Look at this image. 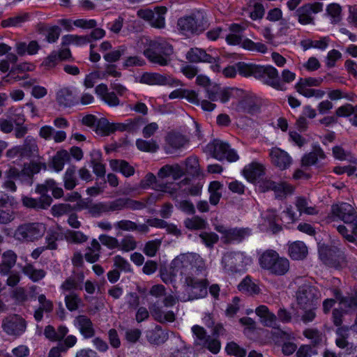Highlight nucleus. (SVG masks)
I'll list each match as a JSON object with an SVG mask.
<instances>
[{
    "label": "nucleus",
    "instance_id": "f03ea898",
    "mask_svg": "<svg viewBox=\"0 0 357 357\" xmlns=\"http://www.w3.org/2000/svg\"><path fill=\"white\" fill-rule=\"evenodd\" d=\"M172 268L182 278L192 276L205 271V264L201 257L195 253L181 254L172 262Z\"/></svg>",
    "mask_w": 357,
    "mask_h": 357
},
{
    "label": "nucleus",
    "instance_id": "ddd939ff",
    "mask_svg": "<svg viewBox=\"0 0 357 357\" xmlns=\"http://www.w3.org/2000/svg\"><path fill=\"white\" fill-rule=\"evenodd\" d=\"M324 4L321 2L307 3L296 10L295 15L298 22L302 25L314 24L312 14H317L323 10Z\"/></svg>",
    "mask_w": 357,
    "mask_h": 357
},
{
    "label": "nucleus",
    "instance_id": "72a5a7b5",
    "mask_svg": "<svg viewBox=\"0 0 357 357\" xmlns=\"http://www.w3.org/2000/svg\"><path fill=\"white\" fill-rule=\"evenodd\" d=\"M39 307L34 312V318L36 321H40L43 319V312H51L53 310V303L47 299L44 294H40L38 298Z\"/></svg>",
    "mask_w": 357,
    "mask_h": 357
},
{
    "label": "nucleus",
    "instance_id": "bb28decb",
    "mask_svg": "<svg viewBox=\"0 0 357 357\" xmlns=\"http://www.w3.org/2000/svg\"><path fill=\"white\" fill-rule=\"evenodd\" d=\"M20 157L29 158L37 156L38 154V146L36 139L32 136H27L22 145L19 146Z\"/></svg>",
    "mask_w": 357,
    "mask_h": 357
},
{
    "label": "nucleus",
    "instance_id": "473e14b6",
    "mask_svg": "<svg viewBox=\"0 0 357 357\" xmlns=\"http://www.w3.org/2000/svg\"><path fill=\"white\" fill-rule=\"evenodd\" d=\"M265 174L264 166L257 162H252L247 167V181L255 183Z\"/></svg>",
    "mask_w": 357,
    "mask_h": 357
},
{
    "label": "nucleus",
    "instance_id": "4c0bfd02",
    "mask_svg": "<svg viewBox=\"0 0 357 357\" xmlns=\"http://www.w3.org/2000/svg\"><path fill=\"white\" fill-rule=\"evenodd\" d=\"M109 165L114 171H119L126 177L130 176L135 173L134 167L126 160H111Z\"/></svg>",
    "mask_w": 357,
    "mask_h": 357
},
{
    "label": "nucleus",
    "instance_id": "5701e85b",
    "mask_svg": "<svg viewBox=\"0 0 357 357\" xmlns=\"http://www.w3.org/2000/svg\"><path fill=\"white\" fill-rule=\"evenodd\" d=\"M153 318L161 324L171 323L175 321L176 314L172 310H164L162 307L154 304L149 307Z\"/></svg>",
    "mask_w": 357,
    "mask_h": 357
},
{
    "label": "nucleus",
    "instance_id": "338daca9",
    "mask_svg": "<svg viewBox=\"0 0 357 357\" xmlns=\"http://www.w3.org/2000/svg\"><path fill=\"white\" fill-rule=\"evenodd\" d=\"M199 237L202 243L208 248L213 247L219 240L218 236L214 232H202Z\"/></svg>",
    "mask_w": 357,
    "mask_h": 357
},
{
    "label": "nucleus",
    "instance_id": "aec40b11",
    "mask_svg": "<svg viewBox=\"0 0 357 357\" xmlns=\"http://www.w3.org/2000/svg\"><path fill=\"white\" fill-rule=\"evenodd\" d=\"M96 93L105 104L109 107H116L120 105V100L114 92H110L105 84H100L95 89Z\"/></svg>",
    "mask_w": 357,
    "mask_h": 357
},
{
    "label": "nucleus",
    "instance_id": "052dcab7",
    "mask_svg": "<svg viewBox=\"0 0 357 357\" xmlns=\"http://www.w3.org/2000/svg\"><path fill=\"white\" fill-rule=\"evenodd\" d=\"M96 128L102 135L108 136L113 133V123L109 122L105 118H101L97 121Z\"/></svg>",
    "mask_w": 357,
    "mask_h": 357
},
{
    "label": "nucleus",
    "instance_id": "f704fd0d",
    "mask_svg": "<svg viewBox=\"0 0 357 357\" xmlns=\"http://www.w3.org/2000/svg\"><path fill=\"white\" fill-rule=\"evenodd\" d=\"M166 75L158 73H144L140 77L139 82L149 85H165Z\"/></svg>",
    "mask_w": 357,
    "mask_h": 357
},
{
    "label": "nucleus",
    "instance_id": "c03bdc74",
    "mask_svg": "<svg viewBox=\"0 0 357 357\" xmlns=\"http://www.w3.org/2000/svg\"><path fill=\"white\" fill-rule=\"evenodd\" d=\"M328 38L324 37L318 40H313L311 39L303 40L301 42V45L304 50H307L311 48H314L320 50H325L328 46Z\"/></svg>",
    "mask_w": 357,
    "mask_h": 357
},
{
    "label": "nucleus",
    "instance_id": "09e8293b",
    "mask_svg": "<svg viewBox=\"0 0 357 357\" xmlns=\"http://www.w3.org/2000/svg\"><path fill=\"white\" fill-rule=\"evenodd\" d=\"M167 143L173 149H180L187 143L185 137L177 133H169L166 139Z\"/></svg>",
    "mask_w": 357,
    "mask_h": 357
},
{
    "label": "nucleus",
    "instance_id": "7ed1b4c3",
    "mask_svg": "<svg viewBox=\"0 0 357 357\" xmlns=\"http://www.w3.org/2000/svg\"><path fill=\"white\" fill-rule=\"evenodd\" d=\"M253 77L264 85L278 91H283L279 72L271 65L247 63V77Z\"/></svg>",
    "mask_w": 357,
    "mask_h": 357
},
{
    "label": "nucleus",
    "instance_id": "ea45409f",
    "mask_svg": "<svg viewBox=\"0 0 357 357\" xmlns=\"http://www.w3.org/2000/svg\"><path fill=\"white\" fill-rule=\"evenodd\" d=\"M167 10V8L165 6L155 7L154 17L149 22L150 25L154 28L163 29L165 26V15Z\"/></svg>",
    "mask_w": 357,
    "mask_h": 357
},
{
    "label": "nucleus",
    "instance_id": "a211bd4d",
    "mask_svg": "<svg viewBox=\"0 0 357 357\" xmlns=\"http://www.w3.org/2000/svg\"><path fill=\"white\" fill-rule=\"evenodd\" d=\"M255 313L259 317L260 322L264 326L273 328H278L277 316L271 312L266 305L258 306L255 310Z\"/></svg>",
    "mask_w": 357,
    "mask_h": 357
},
{
    "label": "nucleus",
    "instance_id": "9b49d317",
    "mask_svg": "<svg viewBox=\"0 0 357 357\" xmlns=\"http://www.w3.org/2000/svg\"><path fill=\"white\" fill-rule=\"evenodd\" d=\"M255 183L260 192L273 191L276 198L284 197L292 192V187L284 182L277 183L271 179L260 178Z\"/></svg>",
    "mask_w": 357,
    "mask_h": 357
},
{
    "label": "nucleus",
    "instance_id": "8fccbe9b",
    "mask_svg": "<svg viewBox=\"0 0 357 357\" xmlns=\"http://www.w3.org/2000/svg\"><path fill=\"white\" fill-rule=\"evenodd\" d=\"M245 77V63L238 62L234 66H230L223 70V75L227 77H234L236 73Z\"/></svg>",
    "mask_w": 357,
    "mask_h": 357
},
{
    "label": "nucleus",
    "instance_id": "cd10ccee",
    "mask_svg": "<svg viewBox=\"0 0 357 357\" xmlns=\"http://www.w3.org/2000/svg\"><path fill=\"white\" fill-rule=\"evenodd\" d=\"M307 253V248L303 241H297L289 245L288 255L293 260H302Z\"/></svg>",
    "mask_w": 357,
    "mask_h": 357
},
{
    "label": "nucleus",
    "instance_id": "0e129e2a",
    "mask_svg": "<svg viewBox=\"0 0 357 357\" xmlns=\"http://www.w3.org/2000/svg\"><path fill=\"white\" fill-rule=\"evenodd\" d=\"M59 238V233L56 231L49 230L45 237L47 245L45 249L56 250L57 248L56 241Z\"/></svg>",
    "mask_w": 357,
    "mask_h": 357
},
{
    "label": "nucleus",
    "instance_id": "5fc2aeb1",
    "mask_svg": "<svg viewBox=\"0 0 357 357\" xmlns=\"http://www.w3.org/2000/svg\"><path fill=\"white\" fill-rule=\"evenodd\" d=\"M326 13L331 17L333 22L338 23L340 22L342 8L339 4L335 3L328 4L326 7Z\"/></svg>",
    "mask_w": 357,
    "mask_h": 357
},
{
    "label": "nucleus",
    "instance_id": "f8f14e48",
    "mask_svg": "<svg viewBox=\"0 0 357 357\" xmlns=\"http://www.w3.org/2000/svg\"><path fill=\"white\" fill-rule=\"evenodd\" d=\"M208 147L213 156L218 160L226 159L229 162H235L238 160V155L234 150L230 149L229 144L220 139H214Z\"/></svg>",
    "mask_w": 357,
    "mask_h": 357
},
{
    "label": "nucleus",
    "instance_id": "4468645a",
    "mask_svg": "<svg viewBox=\"0 0 357 357\" xmlns=\"http://www.w3.org/2000/svg\"><path fill=\"white\" fill-rule=\"evenodd\" d=\"M186 59L192 63L206 62L215 63L211 66L212 70L215 72H218L220 70L219 64L220 58L212 56L207 54L204 50L200 48H191L186 54Z\"/></svg>",
    "mask_w": 357,
    "mask_h": 357
},
{
    "label": "nucleus",
    "instance_id": "de8ad7c7",
    "mask_svg": "<svg viewBox=\"0 0 357 357\" xmlns=\"http://www.w3.org/2000/svg\"><path fill=\"white\" fill-rule=\"evenodd\" d=\"M136 146L139 150L144 152L155 153L159 149L156 141L153 139L148 141L138 139L136 140Z\"/></svg>",
    "mask_w": 357,
    "mask_h": 357
},
{
    "label": "nucleus",
    "instance_id": "a878e982",
    "mask_svg": "<svg viewBox=\"0 0 357 357\" xmlns=\"http://www.w3.org/2000/svg\"><path fill=\"white\" fill-rule=\"evenodd\" d=\"M335 114L338 117L348 118L349 123L357 127V105L345 103L336 109Z\"/></svg>",
    "mask_w": 357,
    "mask_h": 357
},
{
    "label": "nucleus",
    "instance_id": "79ce46f5",
    "mask_svg": "<svg viewBox=\"0 0 357 357\" xmlns=\"http://www.w3.org/2000/svg\"><path fill=\"white\" fill-rule=\"evenodd\" d=\"M296 91L306 98L315 97L317 98H321L325 95L324 91L321 89H308L307 86L302 84V82H298L295 85Z\"/></svg>",
    "mask_w": 357,
    "mask_h": 357
},
{
    "label": "nucleus",
    "instance_id": "c9c22d12",
    "mask_svg": "<svg viewBox=\"0 0 357 357\" xmlns=\"http://www.w3.org/2000/svg\"><path fill=\"white\" fill-rule=\"evenodd\" d=\"M146 338L151 344H160L164 343L168 338L167 333L159 326L146 333Z\"/></svg>",
    "mask_w": 357,
    "mask_h": 357
},
{
    "label": "nucleus",
    "instance_id": "49530a36",
    "mask_svg": "<svg viewBox=\"0 0 357 357\" xmlns=\"http://www.w3.org/2000/svg\"><path fill=\"white\" fill-rule=\"evenodd\" d=\"M184 225L186 228L190 230H199L204 229L206 227L207 222L203 218L199 216H194L190 218H187L184 220Z\"/></svg>",
    "mask_w": 357,
    "mask_h": 357
},
{
    "label": "nucleus",
    "instance_id": "1a4fd4ad",
    "mask_svg": "<svg viewBox=\"0 0 357 357\" xmlns=\"http://www.w3.org/2000/svg\"><path fill=\"white\" fill-rule=\"evenodd\" d=\"M319 256L328 266L338 268L345 261L344 252L335 245H323L319 248Z\"/></svg>",
    "mask_w": 357,
    "mask_h": 357
},
{
    "label": "nucleus",
    "instance_id": "603ef678",
    "mask_svg": "<svg viewBox=\"0 0 357 357\" xmlns=\"http://www.w3.org/2000/svg\"><path fill=\"white\" fill-rule=\"evenodd\" d=\"M65 238L70 243L80 244L88 240V236L80 231L67 230Z\"/></svg>",
    "mask_w": 357,
    "mask_h": 357
},
{
    "label": "nucleus",
    "instance_id": "b1692460",
    "mask_svg": "<svg viewBox=\"0 0 357 357\" xmlns=\"http://www.w3.org/2000/svg\"><path fill=\"white\" fill-rule=\"evenodd\" d=\"M39 136L45 139H53L55 143H61L66 140L67 135L63 130H55L50 126H42L38 132Z\"/></svg>",
    "mask_w": 357,
    "mask_h": 357
},
{
    "label": "nucleus",
    "instance_id": "37998d69",
    "mask_svg": "<svg viewBox=\"0 0 357 357\" xmlns=\"http://www.w3.org/2000/svg\"><path fill=\"white\" fill-rule=\"evenodd\" d=\"M101 246L96 239H93L90 246L86 248L84 255L86 260L90 263L96 262L100 257Z\"/></svg>",
    "mask_w": 357,
    "mask_h": 357
},
{
    "label": "nucleus",
    "instance_id": "69168bd1",
    "mask_svg": "<svg viewBox=\"0 0 357 357\" xmlns=\"http://www.w3.org/2000/svg\"><path fill=\"white\" fill-rule=\"evenodd\" d=\"M192 331L197 338L196 341L198 344L207 343L209 335H206V332L203 327L197 325L194 326L192 328Z\"/></svg>",
    "mask_w": 357,
    "mask_h": 357
},
{
    "label": "nucleus",
    "instance_id": "423d86ee",
    "mask_svg": "<svg viewBox=\"0 0 357 357\" xmlns=\"http://www.w3.org/2000/svg\"><path fill=\"white\" fill-rule=\"evenodd\" d=\"M208 26V20L202 13L182 17L177 22L178 31L187 37L199 35Z\"/></svg>",
    "mask_w": 357,
    "mask_h": 357
},
{
    "label": "nucleus",
    "instance_id": "dca6fc26",
    "mask_svg": "<svg viewBox=\"0 0 357 357\" xmlns=\"http://www.w3.org/2000/svg\"><path fill=\"white\" fill-rule=\"evenodd\" d=\"M15 204V197L0 192V224L7 225L13 222L16 217L15 212L8 205L12 206Z\"/></svg>",
    "mask_w": 357,
    "mask_h": 357
},
{
    "label": "nucleus",
    "instance_id": "58836bf2",
    "mask_svg": "<svg viewBox=\"0 0 357 357\" xmlns=\"http://www.w3.org/2000/svg\"><path fill=\"white\" fill-rule=\"evenodd\" d=\"M76 166H69L63 176L64 188L68 190H71L77 185V178L76 177Z\"/></svg>",
    "mask_w": 357,
    "mask_h": 357
},
{
    "label": "nucleus",
    "instance_id": "f257e3e1",
    "mask_svg": "<svg viewBox=\"0 0 357 357\" xmlns=\"http://www.w3.org/2000/svg\"><path fill=\"white\" fill-rule=\"evenodd\" d=\"M331 215L346 224L354 223L351 234L348 233L347 228L343 225H339L337 230L349 242H356L357 240V213L354 208L347 202L333 204Z\"/></svg>",
    "mask_w": 357,
    "mask_h": 357
},
{
    "label": "nucleus",
    "instance_id": "0eeeda50",
    "mask_svg": "<svg viewBox=\"0 0 357 357\" xmlns=\"http://www.w3.org/2000/svg\"><path fill=\"white\" fill-rule=\"evenodd\" d=\"M45 231V225L42 222H24L16 228L13 237L20 243H30L41 238Z\"/></svg>",
    "mask_w": 357,
    "mask_h": 357
},
{
    "label": "nucleus",
    "instance_id": "412c9836",
    "mask_svg": "<svg viewBox=\"0 0 357 357\" xmlns=\"http://www.w3.org/2000/svg\"><path fill=\"white\" fill-rule=\"evenodd\" d=\"M52 199L49 195L40 196L38 199H33L27 196L22 197V202L24 206L33 209H46L52 204Z\"/></svg>",
    "mask_w": 357,
    "mask_h": 357
},
{
    "label": "nucleus",
    "instance_id": "20e7f679",
    "mask_svg": "<svg viewBox=\"0 0 357 357\" xmlns=\"http://www.w3.org/2000/svg\"><path fill=\"white\" fill-rule=\"evenodd\" d=\"M173 53V46L163 38L151 40L144 50V55L149 62L160 66H168Z\"/></svg>",
    "mask_w": 357,
    "mask_h": 357
},
{
    "label": "nucleus",
    "instance_id": "bf43d9fd",
    "mask_svg": "<svg viewBox=\"0 0 357 357\" xmlns=\"http://www.w3.org/2000/svg\"><path fill=\"white\" fill-rule=\"evenodd\" d=\"M162 241L155 239L148 241L143 249L144 253L148 257H154L161 245Z\"/></svg>",
    "mask_w": 357,
    "mask_h": 357
},
{
    "label": "nucleus",
    "instance_id": "e2e57ef3",
    "mask_svg": "<svg viewBox=\"0 0 357 357\" xmlns=\"http://www.w3.org/2000/svg\"><path fill=\"white\" fill-rule=\"evenodd\" d=\"M42 169H47L46 163L42 162H31L24 166L23 172L33 176L35 174H38Z\"/></svg>",
    "mask_w": 357,
    "mask_h": 357
},
{
    "label": "nucleus",
    "instance_id": "4be33fe9",
    "mask_svg": "<svg viewBox=\"0 0 357 357\" xmlns=\"http://www.w3.org/2000/svg\"><path fill=\"white\" fill-rule=\"evenodd\" d=\"M74 326L85 338L92 337L95 330L91 319L85 315H78L74 320Z\"/></svg>",
    "mask_w": 357,
    "mask_h": 357
},
{
    "label": "nucleus",
    "instance_id": "2eb2a0df",
    "mask_svg": "<svg viewBox=\"0 0 357 357\" xmlns=\"http://www.w3.org/2000/svg\"><path fill=\"white\" fill-rule=\"evenodd\" d=\"M1 327L3 331L8 335L17 337L25 332L26 324L25 320L21 317L13 315L3 320Z\"/></svg>",
    "mask_w": 357,
    "mask_h": 357
},
{
    "label": "nucleus",
    "instance_id": "7c9ffc66",
    "mask_svg": "<svg viewBox=\"0 0 357 357\" xmlns=\"http://www.w3.org/2000/svg\"><path fill=\"white\" fill-rule=\"evenodd\" d=\"M244 28L239 24H233L229 27V33L225 37L227 43L230 45L241 44L243 38Z\"/></svg>",
    "mask_w": 357,
    "mask_h": 357
},
{
    "label": "nucleus",
    "instance_id": "f3484780",
    "mask_svg": "<svg viewBox=\"0 0 357 357\" xmlns=\"http://www.w3.org/2000/svg\"><path fill=\"white\" fill-rule=\"evenodd\" d=\"M272 163L280 170L288 169L292 163V158L285 151L275 148L270 152Z\"/></svg>",
    "mask_w": 357,
    "mask_h": 357
},
{
    "label": "nucleus",
    "instance_id": "c85d7f7f",
    "mask_svg": "<svg viewBox=\"0 0 357 357\" xmlns=\"http://www.w3.org/2000/svg\"><path fill=\"white\" fill-rule=\"evenodd\" d=\"M70 162V155L65 149L58 151L52 158L50 167L56 172H60L63 170L66 163Z\"/></svg>",
    "mask_w": 357,
    "mask_h": 357
},
{
    "label": "nucleus",
    "instance_id": "39448f33",
    "mask_svg": "<svg viewBox=\"0 0 357 357\" xmlns=\"http://www.w3.org/2000/svg\"><path fill=\"white\" fill-rule=\"evenodd\" d=\"M259 264L262 269L276 276L285 275L289 269V260L285 257H280L279 254L273 250L264 252L259 258Z\"/></svg>",
    "mask_w": 357,
    "mask_h": 357
},
{
    "label": "nucleus",
    "instance_id": "393cba45",
    "mask_svg": "<svg viewBox=\"0 0 357 357\" xmlns=\"http://www.w3.org/2000/svg\"><path fill=\"white\" fill-rule=\"evenodd\" d=\"M17 259V254L12 250H8L1 255L0 262V274L7 275L15 266Z\"/></svg>",
    "mask_w": 357,
    "mask_h": 357
},
{
    "label": "nucleus",
    "instance_id": "4d7b16f0",
    "mask_svg": "<svg viewBox=\"0 0 357 357\" xmlns=\"http://www.w3.org/2000/svg\"><path fill=\"white\" fill-rule=\"evenodd\" d=\"M137 248V242L132 235H126L119 243V249L123 252H130Z\"/></svg>",
    "mask_w": 357,
    "mask_h": 357
},
{
    "label": "nucleus",
    "instance_id": "6e6d98bb",
    "mask_svg": "<svg viewBox=\"0 0 357 357\" xmlns=\"http://www.w3.org/2000/svg\"><path fill=\"white\" fill-rule=\"evenodd\" d=\"M82 299L74 292H71L65 296L66 307L70 311H75L79 308Z\"/></svg>",
    "mask_w": 357,
    "mask_h": 357
},
{
    "label": "nucleus",
    "instance_id": "e433bc0d",
    "mask_svg": "<svg viewBox=\"0 0 357 357\" xmlns=\"http://www.w3.org/2000/svg\"><path fill=\"white\" fill-rule=\"evenodd\" d=\"M261 105V99L247 91V114L254 115L260 113Z\"/></svg>",
    "mask_w": 357,
    "mask_h": 357
},
{
    "label": "nucleus",
    "instance_id": "6e6552de",
    "mask_svg": "<svg viewBox=\"0 0 357 357\" xmlns=\"http://www.w3.org/2000/svg\"><path fill=\"white\" fill-rule=\"evenodd\" d=\"M202 275L205 276V271L185 278V290L188 294V301L202 298L207 296L208 282L206 279L201 277Z\"/></svg>",
    "mask_w": 357,
    "mask_h": 357
},
{
    "label": "nucleus",
    "instance_id": "a18cd8bd",
    "mask_svg": "<svg viewBox=\"0 0 357 357\" xmlns=\"http://www.w3.org/2000/svg\"><path fill=\"white\" fill-rule=\"evenodd\" d=\"M244 229L231 228L227 230L225 237H222V241L226 243L241 242L245 236Z\"/></svg>",
    "mask_w": 357,
    "mask_h": 357
},
{
    "label": "nucleus",
    "instance_id": "864d4df0",
    "mask_svg": "<svg viewBox=\"0 0 357 357\" xmlns=\"http://www.w3.org/2000/svg\"><path fill=\"white\" fill-rule=\"evenodd\" d=\"M126 50L127 47L125 45H121L116 50L105 54L103 58L107 62L114 63L119 61L121 56L126 54Z\"/></svg>",
    "mask_w": 357,
    "mask_h": 357
},
{
    "label": "nucleus",
    "instance_id": "3c124183",
    "mask_svg": "<svg viewBox=\"0 0 357 357\" xmlns=\"http://www.w3.org/2000/svg\"><path fill=\"white\" fill-rule=\"evenodd\" d=\"M90 43L88 36L77 35H66L62 37V43L64 45L75 44L77 45H85Z\"/></svg>",
    "mask_w": 357,
    "mask_h": 357
},
{
    "label": "nucleus",
    "instance_id": "6ab92c4d",
    "mask_svg": "<svg viewBox=\"0 0 357 357\" xmlns=\"http://www.w3.org/2000/svg\"><path fill=\"white\" fill-rule=\"evenodd\" d=\"M243 255L241 253H229L222 257V262L228 271H240L243 267Z\"/></svg>",
    "mask_w": 357,
    "mask_h": 357
},
{
    "label": "nucleus",
    "instance_id": "c756f323",
    "mask_svg": "<svg viewBox=\"0 0 357 357\" xmlns=\"http://www.w3.org/2000/svg\"><path fill=\"white\" fill-rule=\"evenodd\" d=\"M56 100L60 106L64 107H71L76 102L73 91L68 87L62 88L57 91Z\"/></svg>",
    "mask_w": 357,
    "mask_h": 357
},
{
    "label": "nucleus",
    "instance_id": "9d476101",
    "mask_svg": "<svg viewBox=\"0 0 357 357\" xmlns=\"http://www.w3.org/2000/svg\"><path fill=\"white\" fill-rule=\"evenodd\" d=\"M317 289L310 284H303L298 287L296 292V301L302 310L317 308L319 298Z\"/></svg>",
    "mask_w": 357,
    "mask_h": 357
},
{
    "label": "nucleus",
    "instance_id": "2f4dec72",
    "mask_svg": "<svg viewBox=\"0 0 357 357\" xmlns=\"http://www.w3.org/2000/svg\"><path fill=\"white\" fill-rule=\"evenodd\" d=\"M90 165L93 168V173L100 178L105 176L106 170L105 165L101 162L102 154L100 151L93 150L91 153Z\"/></svg>",
    "mask_w": 357,
    "mask_h": 357
},
{
    "label": "nucleus",
    "instance_id": "680f3d73",
    "mask_svg": "<svg viewBox=\"0 0 357 357\" xmlns=\"http://www.w3.org/2000/svg\"><path fill=\"white\" fill-rule=\"evenodd\" d=\"M8 113L10 120L16 126H21L25 121L24 115L20 109L10 108Z\"/></svg>",
    "mask_w": 357,
    "mask_h": 357
},
{
    "label": "nucleus",
    "instance_id": "774afa93",
    "mask_svg": "<svg viewBox=\"0 0 357 357\" xmlns=\"http://www.w3.org/2000/svg\"><path fill=\"white\" fill-rule=\"evenodd\" d=\"M186 170L191 174L198 175L199 174V165L196 157H189L185 162Z\"/></svg>",
    "mask_w": 357,
    "mask_h": 357
},
{
    "label": "nucleus",
    "instance_id": "13d9d810",
    "mask_svg": "<svg viewBox=\"0 0 357 357\" xmlns=\"http://www.w3.org/2000/svg\"><path fill=\"white\" fill-rule=\"evenodd\" d=\"M81 208L88 209L89 213L92 216H99L102 213H107L105 202H99L96 204H86L82 206Z\"/></svg>",
    "mask_w": 357,
    "mask_h": 357
},
{
    "label": "nucleus",
    "instance_id": "a19ab883",
    "mask_svg": "<svg viewBox=\"0 0 357 357\" xmlns=\"http://www.w3.org/2000/svg\"><path fill=\"white\" fill-rule=\"evenodd\" d=\"M22 271L33 282L40 281L46 275V273L44 270L37 269L31 264H27L23 266Z\"/></svg>",
    "mask_w": 357,
    "mask_h": 357
}]
</instances>
